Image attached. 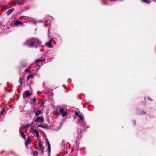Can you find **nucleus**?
Here are the masks:
<instances>
[{"label":"nucleus","instance_id":"obj_1","mask_svg":"<svg viewBox=\"0 0 156 156\" xmlns=\"http://www.w3.org/2000/svg\"><path fill=\"white\" fill-rule=\"evenodd\" d=\"M41 43V42L39 39L33 38L27 39L24 44L30 47H37Z\"/></svg>","mask_w":156,"mask_h":156},{"label":"nucleus","instance_id":"obj_2","mask_svg":"<svg viewBox=\"0 0 156 156\" xmlns=\"http://www.w3.org/2000/svg\"><path fill=\"white\" fill-rule=\"evenodd\" d=\"M78 117L79 119L77 122V123L80 124L82 127H83V130H85L88 127V126L85 122L83 116L80 114Z\"/></svg>","mask_w":156,"mask_h":156},{"label":"nucleus","instance_id":"obj_3","mask_svg":"<svg viewBox=\"0 0 156 156\" xmlns=\"http://www.w3.org/2000/svg\"><path fill=\"white\" fill-rule=\"evenodd\" d=\"M43 143L42 141L41 140H39L38 143L39 150L42 155L43 154V150L44 149V147L42 145Z\"/></svg>","mask_w":156,"mask_h":156},{"label":"nucleus","instance_id":"obj_4","mask_svg":"<svg viewBox=\"0 0 156 156\" xmlns=\"http://www.w3.org/2000/svg\"><path fill=\"white\" fill-rule=\"evenodd\" d=\"M59 112L61 113L62 117L65 116L67 114V112L62 108H60L59 109Z\"/></svg>","mask_w":156,"mask_h":156},{"label":"nucleus","instance_id":"obj_5","mask_svg":"<svg viewBox=\"0 0 156 156\" xmlns=\"http://www.w3.org/2000/svg\"><path fill=\"white\" fill-rule=\"evenodd\" d=\"M44 119L43 117L41 116H39L37 117L35 120V122H38L39 123H41L44 122Z\"/></svg>","mask_w":156,"mask_h":156},{"label":"nucleus","instance_id":"obj_6","mask_svg":"<svg viewBox=\"0 0 156 156\" xmlns=\"http://www.w3.org/2000/svg\"><path fill=\"white\" fill-rule=\"evenodd\" d=\"M46 140L47 143V145L48 147V150L47 151V154L48 156H50V153L51 151V147L49 142L47 139H46Z\"/></svg>","mask_w":156,"mask_h":156},{"label":"nucleus","instance_id":"obj_7","mask_svg":"<svg viewBox=\"0 0 156 156\" xmlns=\"http://www.w3.org/2000/svg\"><path fill=\"white\" fill-rule=\"evenodd\" d=\"M31 95V94L28 91H25L23 94L24 98L26 99V98L30 97Z\"/></svg>","mask_w":156,"mask_h":156},{"label":"nucleus","instance_id":"obj_8","mask_svg":"<svg viewBox=\"0 0 156 156\" xmlns=\"http://www.w3.org/2000/svg\"><path fill=\"white\" fill-rule=\"evenodd\" d=\"M31 141V140L30 138H28L27 140H26L25 142V145L26 148H28V145Z\"/></svg>","mask_w":156,"mask_h":156},{"label":"nucleus","instance_id":"obj_9","mask_svg":"<svg viewBox=\"0 0 156 156\" xmlns=\"http://www.w3.org/2000/svg\"><path fill=\"white\" fill-rule=\"evenodd\" d=\"M23 24L22 22L21 21L19 20L16 21L14 23V24L16 26L19 25H22Z\"/></svg>","mask_w":156,"mask_h":156},{"label":"nucleus","instance_id":"obj_10","mask_svg":"<svg viewBox=\"0 0 156 156\" xmlns=\"http://www.w3.org/2000/svg\"><path fill=\"white\" fill-rule=\"evenodd\" d=\"M14 10V9L12 8L11 9H10L8 10L7 12H6V14L8 15H10L11 13L13 12V11Z\"/></svg>","mask_w":156,"mask_h":156},{"label":"nucleus","instance_id":"obj_11","mask_svg":"<svg viewBox=\"0 0 156 156\" xmlns=\"http://www.w3.org/2000/svg\"><path fill=\"white\" fill-rule=\"evenodd\" d=\"M19 0H16L15 1H12V4L13 6H15L17 4H19Z\"/></svg>","mask_w":156,"mask_h":156},{"label":"nucleus","instance_id":"obj_12","mask_svg":"<svg viewBox=\"0 0 156 156\" xmlns=\"http://www.w3.org/2000/svg\"><path fill=\"white\" fill-rule=\"evenodd\" d=\"M46 45L49 48L53 47V46L51 44L50 41L47 42L46 44Z\"/></svg>","mask_w":156,"mask_h":156},{"label":"nucleus","instance_id":"obj_13","mask_svg":"<svg viewBox=\"0 0 156 156\" xmlns=\"http://www.w3.org/2000/svg\"><path fill=\"white\" fill-rule=\"evenodd\" d=\"M36 75V73L34 74H30L28 75L27 77V80H29L30 78H33L34 76H35Z\"/></svg>","mask_w":156,"mask_h":156},{"label":"nucleus","instance_id":"obj_14","mask_svg":"<svg viewBox=\"0 0 156 156\" xmlns=\"http://www.w3.org/2000/svg\"><path fill=\"white\" fill-rule=\"evenodd\" d=\"M41 111L40 110H37L35 113V115L36 116H38L41 114Z\"/></svg>","mask_w":156,"mask_h":156},{"label":"nucleus","instance_id":"obj_15","mask_svg":"<svg viewBox=\"0 0 156 156\" xmlns=\"http://www.w3.org/2000/svg\"><path fill=\"white\" fill-rule=\"evenodd\" d=\"M79 115V113L78 112H77L76 111H75V115L74 116V119H75L78 116H79V115Z\"/></svg>","mask_w":156,"mask_h":156},{"label":"nucleus","instance_id":"obj_16","mask_svg":"<svg viewBox=\"0 0 156 156\" xmlns=\"http://www.w3.org/2000/svg\"><path fill=\"white\" fill-rule=\"evenodd\" d=\"M30 126V124H28L24 126H23L22 127V128L23 129H25V128H28Z\"/></svg>","mask_w":156,"mask_h":156},{"label":"nucleus","instance_id":"obj_17","mask_svg":"<svg viewBox=\"0 0 156 156\" xmlns=\"http://www.w3.org/2000/svg\"><path fill=\"white\" fill-rule=\"evenodd\" d=\"M34 133L35 134L36 136L37 137L39 136V133L37 132V130H34Z\"/></svg>","mask_w":156,"mask_h":156},{"label":"nucleus","instance_id":"obj_18","mask_svg":"<svg viewBox=\"0 0 156 156\" xmlns=\"http://www.w3.org/2000/svg\"><path fill=\"white\" fill-rule=\"evenodd\" d=\"M23 79V78L22 79L21 77H20L19 78V82L20 83V85H22V80Z\"/></svg>","mask_w":156,"mask_h":156},{"label":"nucleus","instance_id":"obj_19","mask_svg":"<svg viewBox=\"0 0 156 156\" xmlns=\"http://www.w3.org/2000/svg\"><path fill=\"white\" fill-rule=\"evenodd\" d=\"M33 155L34 156H37L38 154V152L36 151H33L32 153Z\"/></svg>","mask_w":156,"mask_h":156},{"label":"nucleus","instance_id":"obj_20","mask_svg":"<svg viewBox=\"0 0 156 156\" xmlns=\"http://www.w3.org/2000/svg\"><path fill=\"white\" fill-rule=\"evenodd\" d=\"M44 59H39L36 60L35 62L36 63H37L39 62H41L43 61Z\"/></svg>","mask_w":156,"mask_h":156},{"label":"nucleus","instance_id":"obj_21","mask_svg":"<svg viewBox=\"0 0 156 156\" xmlns=\"http://www.w3.org/2000/svg\"><path fill=\"white\" fill-rule=\"evenodd\" d=\"M143 2L147 3H149L150 2L148 0H142Z\"/></svg>","mask_w":156,"mask_h":156},{"label":"nucleus","instance_id":"obj_22","mask_svg":"<svg viewBox=\"0 0 156 156\" xmlns=\"http://www.w3.org/2000/svg\"><path fill=\"white\" fill-rule=\"evenodd\" d=\"M79 131V129H78V131ZM78 137L79 138V137L80 138L81 137V132H80V133H79V132H78Z\"/></svg>","mask_w":156,"mask_h":156},{"label":"nucleus","instance_id":"obj_23","mask_svg":"<svg viewBox=\"0 0 156 156\" xmlns=\"http://www.w3.org/2000/svg\"><path fill=\"white\" fill-rule=\"evenodd\" d=\"M3 112V111H2L1 112H0V118H2V116H3V115L2 114Z\"/></svg>","mask_w":156,"mask_h":156},{"label":"nucleus","instance_id":"obj_24","mask_svg":"<svg viewBox=\"0 0 156 156\" xmlns=\"http://www.w3.org/2000/svg\"><path fill=\"white\" fill-rule=\"evenodd\" d=\"M20 133L22 136L24 135V133L20 130Z\"/></svg>","mask_w":156,"mask_h":156},{"label":"nucleus","instance_id":"obj_25","mask_svg":"<svg viewBox=\"0 0 156 156\" xmlns=\"http://www.w3.org/2000/svg\"><path fill=\"white\" fill-rule=\"evenodd\" d=\"M36 100V98L35 97L34 98L32 99V101H33L34 103L35 102Z\"/></svg>","mask_w":156,"mask_h":156},{"label":"nucleus","instance_id":"obj_26","mask_svg":"<svg viewBox=\"0 0 156 156\" xmlns=\"http://www.w3.org/2000/svg\"><path fill=\"white\" fill-rule=\"evenodd\" d=\"M132 123H133V124L134 125H135L136 124V122L135 121V120H133L132 122Z\"/></svg>","mask_w":156,"mask_h":156},{"label":"nucleus","instance_id":"obj_27","mask_svg":"<svg viewBox=\"0 0 156 156\" xmlns=\"http://www.w3.org/2000/svg\"><path fill=\"white\" fill-rule=\"evenodd\" d=\"M33 22L35 24L36 23V20L34 19H33L32 20Z\"/></svg>","mask_w":156,"mask_h":156},{"label":"nucleus","instance_id":"obj_28","mask_svg":"<svg viewBox=\"0 0 156 156\" xmlns=\"http://www.w3.org/2000/svg\"><path fill=\"white\" fill-rule=\"evenodd\" d=\"M49 21H50V19H47V20H45V23H46V22H48Z\"/></svg>","mask_w":156,"mask_h":156},{"label":"nucleus","instance_id":"obj_29","mask_svg":"<svg viewBox=\"0 0 156 156\" xmlns=\"http://www.w3.org/2000/svg\"><path fill=\"white\" fill-rule=\"evenodd\" d=\"M25 71L26 72H30V70H29V69H26Z\"/></svg>","mask_w":156,"mask_h":156},{"label":"nucleus","instance_id":"obj_30","mask_svg":"<svg viewBox=\"0 0 156 156\" xmlns=\"http://www.w3.org/2000/svg\"><path fill=\"white\" fill-rule=\"evenodd\" d=\"M23 138L24 139H26V137L24 135H23L22 136Z\"/></svg>","mask_w":156,"mask_h":156},{"label":"nucleus","instance_id":"obj_31","mask_svg":"<svg viewBox=\"0 0 156 156\" xmlns=\"http://www.w3.org/2000/svg\"><path fill=\"white\" fill-rule=\"evenodd\" d=\"M65 142V140H62V144L63 145V144H64V143Z\"/></svg>","mask_w":156,"mask_h":156},{"label":"nucleus","instance_id":"obj_32","mask_svg":"<svg viewBox=\"0 0 156 156\" xmlns=\"http://www.w3.org/2000/svg\"><path fill=\"white\" fill-rule=\"evenodd\" d=\"M33 130V131L34 130V127L33 126L31 128V130Z\"/></svg>","mask_w":156,"mask_h":156},{"label":"nucleus","instance_id":"obj_33","mask_svg":"<svg viewBox=\"0 0 156 156\" xmlns=\"http://www.w3.org/2000/svg\"><path fill=\"white\" fill-rule=\"evenodd\" d=\"M142 113L143 114H145V112L144 111H143L142 112Z\"/></svg>","mask_w":156,"mask_h":156},{"label":"nucleus","instance_id":"obj_34","mask_svg":"<svg viewBox=\"0 0 156 156\" xmlns=\"http://www.w3.org/2000/svg\"><path fill=\"white\" fill-rule=\"evenodd\" d=\"M41 126H42L41 127H42V128H45V126H43V125H41Z\"/></svg>","mask_w":156,"mask_h":156},{"label":"nucleus","instance_id":"obj_35","mask_svg":"<svg viewBox=\"0 0 156 156\" xmlns=\"http://www.w3.org/2000/svg\"><path fill=\"white\" fill-rule=\"evenodd\" d=\"M41 125H39L37 127H41Z\"/></svg>","mask_w":156,"mask_h":156},{"label":"nucleus","instance_id":"obj_36","mask_svg":"<svg viewBox=\"0 0 156 156\" xmlns=\"http://www.w3.org/2000/svg\"><path fill=\"white\" fill-rule=\"evenodd\" d=\"M148 99H149V100H151V99L149 97H148Z\"/></svg>","mask_w":156,"mask_h":156},{"label":"nucleus","instance_id":"obj_37","mask_svg":"<svg viewBox=\"0 0 156 156\" xmlns=\"http://www.w3.org/2000/svg\"><path fill=\"white\" fill-rule=\"evenodd\" d=\"M111 1H116V0H111Z\"/></svg>","mask_w":156,"mask_h":156},{"label":"nucleus","instance_id":"obj_38","mask_svg":"<svg viewBox=\"0 0 156 156\" xmlns=\"http://www.w3.org/2000/svg\"><path fill=\"white\" fill-rule=\"evenodd\" d=\"M49 29H49H49H48V30H49ZM48 31H49V30H48Z\"/></svg>","mask_w":156,"mask_h":156}]
</instances>
